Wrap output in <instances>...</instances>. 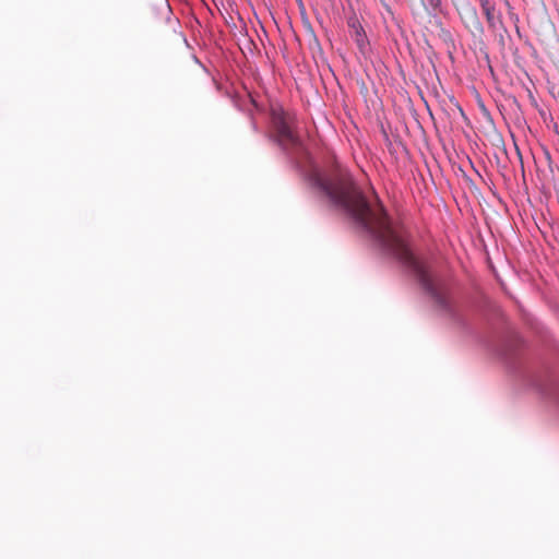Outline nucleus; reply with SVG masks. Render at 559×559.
Wrapping results in <instances>:
<instances>
[{"mask_svg":"<svg viewBox=\"0 0 559 559\" xmlns=\"http://www.w3.org/2000/svg\"><path fill=\"white\" fill-rule=\"evenodd\" d=\"M309 180L332 205L348 214L385 253L411 270L440 311L452 314L447 287L432 278L426 264L411 250L405 230L388 218L381 204L371 205L344 171L326 175L314 169Z\"/></svg>","mask_w":559,"mask_h":559,"instance_id":"f257e3e1","label":"nucleus"},{"mask_svg":"<svg viewBox=\"0 0 559 559\" xmlns=\"http://www.w3.org/2000/svg\"><path fill=\"white\" fill-rule=\"evenodd\" d=\"M480 8L486 16L488 26L493 29H506L502 13L500 10H497L496 4L490 0H478Z\"/></svg>","mask_w":559,"mask_h":559,"instance_id":"7ed1b4c3","label":"nucleus"},{"mask_svg":"<svg viewBox=\"0 0 559 559\" xmlns=\"http://www.w3.org/2000/svg\"><path fill=\"white\" fill-rule=\"evenodd\" d=\"M273 126L276 131V141L284 151L288 152L292 147L299 145L298 139L281 112H273Z\"/></svg>","mask_w":559,"mask_h":559,"instance_id":"f03ea898","label":"nucleus"},{"mask_svg":"<svg viewBox=\"0 0 559 559\" xmlns=\"http://www.w3.org/2000/svg\"><path fill=\"white\" fill-rule=\"evenodd\" d=\"M429 7L433 10L438 9L441 4V0H427Z\"/></svg>","mask_w":559,"mask_h":559,"instance_id":"39448f33","label":"nucleus"},{"mask_svg":"<svg viewBox=\"0 0 559 559\" xmlns=\"http://www.w3.org/2000/svg\"><path fill=\"white\" fill-rule=\"evenodd\" d=\"M347 24L352 38L357 44L359 50L364 52L368 46V39L359 20L357 16H350Z\"/></svg>","mask_w":559,"mask_h":559,"instance_id":"20e7f679","label":"nucleus"}]
</instances>
